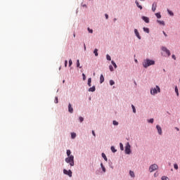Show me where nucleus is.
<instances>
[{
	"label": "nucleus",
	"mask_w": 180,
	"mask_h": 180,
	"mask_svg": "<svg viewBox=\"0 0 180 180\" xmlns=\"http://www.w3.org/2000/svg\"><path fill=\"white\" fill-rule=\"evenodd\" d=\"M154 5H155V7H154ZM157 6V4H153V6H152V10H153V12H155V7Z\"/></svg>",
	"instance_id": "nucleus-26"
},
{
	"label": "nucleus",
	"mask_w": 180,
	"mask_h": 180,
	"mask_svg": "<svg viewBox=\"0 0 180 180\" xmlns=\"http://www.w3.org/2000/svg\"><path fill=\"white\" fill-rule=\"evenodd\" d=\"M111 63L112 64V65L115 68H117V65H116V63H115V61L112 60Z\"/></svg>",
	"instance_id": "nucleus-20"
},
{
	"label": "nucleus",
	"mask_w": 180,
	"mask_h": 180,
	"mask_svg": "<svg viewBox=\"0 0 180 180\" xmlns=\"http://www.w3.org/2000/svg\"><path fill=\"white\" fill-rule=\"evenodd\" d=\"M135 63H137V60L136 59H135Z\"/></svg>",
	"instance_id": "nucleus-56"
},
{
	"label": "nucleus",
	"mask_w": 180,
	"mask_h": 180,
	"mask_svg": "<svg viewBox=\"0 0 180 180\" xmlns=\"http://www.w3.org/2000/svg\"><path fill=\"white\" fill-rule=\"evenodd\" d=\"M87 30H88L89 33H94V30H92L89 27L87 28Z\"/></svg>",
	"instance_id": "nucleus-32"
},
{
	"label": "nucleus",
	"mask_w": 180,
	"mask_h": 180,
	"mask_svg": "<svg viewBox=\"0 0 180 180\" xmlns=\"http://www.w3.org/2000/svg\"><path fill=\"white\" fill-rule=\"evenodd\" d=\"M95 86H93L92 87L89 89V92H95Z\"/></svg>",
	"instance_id": "nucleus-13"
},
{
	"label": "nucleus",
	"mask_w": 180,
	"mask_h": 180,
	"mask_svg": "<svg viewBox=\"0 0 180 180\" xmlns=\"http://www.w3.org/2000/svg\"><path fill=\"white\" fill-rule=\"evenodd\" d=\"M77 67L79 68H82V67L79 66V60H77Z\"/></svg>",
	"instance_id": "nucleus-28"
},
{
	"label": "nucleus",
	"mask_w": 180,
	"mask_h": 180,
	"mask_svg": "<svg viewBox=\"0 0 180 180\" xmlns=\"http://www.w3.org/2000/svg\"><path fill=\"white\" fill-rule=\"evenodd\" d=\"M120 150H122V151H123L124 148H123V143H120Z\"/></svg>",
	"instance_id": "nucleus-34"
},
{
	"label": "nucleus",
	"mask_w": 180,
	"mask_h": 180,
	"mask_svg": "<svg viewBox=\"0 0 180 180\" xmlns=\"http://www.w3.org/2000/svg\"><path fill=\"white\" fill-rule=\"evenodd\" d=\"M134 33H135L136 37H138V39L139 40H141V37L140 36V34L139 33V30H137V29L134 30Z\"/></svg>",
	"instance_id": "nucleus-10"
},
{
	"label": "nucleus",
	"mask_w": 180,
	"mask_h": 180,
	"mask_svg": "<svg viewBox=\"0 0 180 180\" xmlns=\"http://www.w3.org/2000/svg\"><path fill=\"white\" fill-rule=\"evenodd\" d=\"M94 53L95 54L96 57H98V49H94Z\"/></svg>",
	"instance_id": "nucleus-25"
},
{
	"label": "nucleus",
	"mask_w": 180,
	"mask_h": 180,
	"mask_svg": "<svg viewBox=\"0 0 180 180\" xmlns=\"http://www.w3.org/2000/svg\"><path fill=\"white\" fill-rule=\"evenodd\" d=\"M63 174L65 175H68V176H72V172L71 170H67L65 169H63Z\"/></svg>",
	"instance_id": "nucleus-7"
},
{
	"label": "nucleus",
	"mask_w": 180,
	"mask_h": 180,
	"mask_svg": "<svg viewBox=\"0 0 180 180\" xmlns=\"http://www.w3.org/2000/svg\"><path fill=\"white\" fill-rule=\"evenodd\" d=\"M92 134L93 136H94V137L96 136V134H95V131H92Z\"/></svg>",
	"instance_id": "nucleus-46"
},
{
	"label": "nucleus",
	"mask_w": 180,
	"mask_h": 180,
	"mask_svg": "<svg viewBox=\"0 0 180 180\" xmlns=\"http://www.w3.org/2000/svg\"><path fill=\"white\" fill-rule=\"evenodd\" d=\"M68 112L70 113H74V108H72V105H71V103H69L68 105Z\"/></svg>",
	"instance_id": "nucleus-8"
},
{
	"label": "nucleus",
	"mask_w": 180,
	"mask_h": 180,
	"mask_svg": "<svg viewBox=\"0 0 180 180\" xmlns=\"http://www.w3.org/2000/svg\"><path fill=\"white\" fill-rule=\"evenodd\" d=\"M79 121H80L81 122H84V117H79Z\"/></svg>",
	"instance_id": "nucleus-40"
},
{
	"label": "nucleus",
	"mask_w": 180,
	"mask_h": 180,
	"mask_svg": "<svg viewBox=\"0 0 180 180\" xmlns=\"http://www.w3.org/2000/svg\"><path fill=\"white\" fill-rule=\"evenodd\" d=\"M65 162L70 164V167H74V155H71L65 158Z\"/></svg>",
	"instance_id": "nucleus-2"
},
{
	"label": "nucleus",
	"mask_w": 180,
	"mask_h": 180,
	"mask_svg": "<svg viewBox=\"0 0 180 180\" xmlns=\"http://www.w3.org/2000/svg\"><path fill=\"white\" fill-rule=\"evenodd\" d=\"M176 130H177V131H179V128L176 127Z\"/></svg>",
	"instance_id": "nucleus-51"
},
{
	"label": "nucleus",
	"mask_w": 180,
	"mask_h": 180,
	"mask_svg": "<svg viewBox=\"0 0 180 180\" xmlns=\"http://www.w3.org/2000/svg\"><path fill=\"white\" fill-rule=\"evenodd\" d=\"M68 64V60H65V67H67Z\"/></svg>",
	"instance_id": "nucleus-44"
},
{
	"label": "nucleus",
	"mask_w": 180,
	"mask_h": 180,
	"mask_svg": "<svg viewBox=\"0 0 180 180\" xmlns=\"http://www.w3.org/2000/svg\"><path fill=\"white\" fill-rule=\"evenodd\" d=\"M106 58H107V60H108V61H110V60H112V58H110V56H109V55H107V56H106Z\"/></svg>",
	"instance_id": "nucleus-30"
},
{
	"label": "nucleus",
	"mask_w": 180,
	"mask_h": 180,
	"mask_svg": "<svg viewBox=\"0 0 180 180\" xmlns=\"http://www.w3.org/2000/svg\"><path fill=\"white\" fill-rule=\"evenodd\" d=\"M109 69H110V71H113V66L110 65Z\"/></svg>",
	"instance_id": "nucleus-42"
},
{
	"label": "nucleus",
	"mask_w": 180,
	"mask_h": 180,
	"mask_svg": "<svg viewBox=\"0 0 180 180\" xmlns=\"http://www.w3.org/2000/svg\"><path fill=\"white\" fill-rule=\"evenodd\" d=\"M172 58H174V60H176V57L175 56V55H172Z\"/></svg>",
	"instance_id": "nucleus-45"
},
{
	"label": "nucleus",
	"mask_w": 180,
	"mask_h": 180,
	"mask_svg": "<svg viewBox=\"0 0 180 180\" xmlns=\"http://www.w3.org/2000/svg\"><path fill=\"white\" fill-rule=\"evenodd\" d=\"M167 12L170 16H174V13L171 11L169 9H167Z\"/></svg>",
	"instance_id": "nucleus-18"
},
{
	"label": "nucleus",
	"mask_w": 180,
	"mask_h": 180,
	"mask_svg": "<svg viewBox=\"0 0 180 180\" xmlns=\"http://www.w3.org/2000/svg\"><path fill=\"white\" fill-rule=\"evenodd\" d=\"M162 180H169V178H168L165 176H162Z\"/></svg>",
	"instance_id": "nucleus-29"
},
{
	"label": "nucleus",
	"mask_w": 180,
	"mask_h": 180,
	"mask_svg": "<svg viewBox=\"0 0 180 180\" xmlns=\"http://www.w3.org/2000/svg\"><path fill=\"white\" fill-rule=\"evenodd\" d=\"M132 108V110L134 112V113H136V107H134L133 105H131Z\"/></svg>",
	"instance_id": "nucleus-36"
},
{
	"label": "nucleus",
	"mask_w": 180,
	"mask_h": 180,
	"mask_svg": "<svg viewBox=\"0 0 180 180\" xmlns=\"http://www.w3.org/2000/svg\"><path fill=\"white\" fill-rule=\"evenodd\" d=\"M158 175V172H155V173L154 174V176H155V177H157Z\"/></svg>",
	"instance_id": "nucleus-49"
},
{
	"label": "nucleus",
	"mask_w": 180,
	"mask_h": 180,
	"mask_svg": "<svg viewBox=\"0 0 180 180\" xmlns=\"http://www.w3.org/2000/svg\"><path fill=\"white\" fill-rule=\"evenodd\" d=\"M67 155H68V157H70L71 156V150H67Z\"/></svg>",
	"instance_id": "nucleus-27"
},
{
	"label": "nucleus",
	"mask_w": 180,
	"mask_h": 180,
	"mask_svg": "<svg viewBox=\"0 0 180 180\" xmlns=\"http://www.w3.org/2000/svg\"><path fill=\"white\" fill-rule=\"evenodd\" d=\"M158 169V165L157 164L151 165L149 167L150 172H154V171H157Z\"/></svg>",
	"instance_id": "nucleus-4"
},
{
	"label": "nucleus",
	"mask_w": 180,
	"mask_h": 180,
	"mask_svg": "<svg viewBox=\"0 0 180 180\" xmlns=\"http://www.w3.org/2000/svg\"><path fill=\"white\" fill-rule=\"evenodd\" d=\"M106 19H109V15L108 14L105 15Z\"/></svg>",
	"instance_id": "nucleus-48"
},
{
	"label": "nucleus",
	"mask_w": 180,
	"mask_h": 180,
	"mask_svg": "<svg viewBox=\"0 0 180 180\" xmlns=\"http://www.w3.org/2000/svg\"><path fill=\"white\" fill-rule=\"evenodd\" d=\"M174 169H178V165L174 164Z\"/></svg>",
	"instance_id": "nucleus-41"
},
{
	"label": "nucleus",
	"mask_w": 180,
	"mask_h": 180,
	"mask_svg": "<svg viewBox=\"0 0 180 180\" xmlns=\"http://www.w3.org/2000/svg\"><path fill=\"white\" fill-rule=\"evenodd\" d=\"M105 82V77H103V75H101V77H100V82L101 84H103V82Z\"/></svg>",
	"instance_id": "nucleus-12"
},
{
	"label": "nucleus",
	"mask_w": 180,
	"mask_h": 180,
	"mask_svg": "<svg viewBox=\"0 0 180 180\" xmlns=\"http://www.w3.org/2000/svg\"><path fill=\"white\" fill-rule=\"evenodd\" d=\"M63 82H65V80H63Z\"/></svg>",
	"instance_id": "nucleus-58"
},
{
	"label": "nucleus",
	"mask_w": 180,
	"mask_h": 180,
	"mask_svg": "<svg viewBox=\"0 0 180 180\" xmlns=\"http://www.w3.org/2000/svg\"><path fill=\"white\" fill-rule=\"evenodd\" d=\"M155 64V61L150 59H146L143 63V66L144 68H148V67H150V65H154Z\"/></svg>",
	"instance_id": "nucleus-1"
},
{
	"label": "nucleus",
	"mask_w": 180,
	"mask_h": 180,
	"mask_svg": "<svg viewBox=\"0 0 180 180\" xmlns=\"http://www.w3.org/2000/svg\"><path fill=\"white\" fill-rule=\"evenodd\" d=\"M103 158L105 160V161H108V158L106 157V155H105V153H102L101 154Z\"/></svg>",
	"instance_id": "nucleus-17"
},
{
	"label": "nucleus",
	"mask_w": 180,
	"mask_h": 180,
	"mask_svg": "<svg viewBox=\"0 0 180 180\" xmlns=\"http://www.w3.org/2000/svg\"><path fill=\"white\" fill-rule=\"evenodd\" d=\"M73 37H75V33L73 34Z\"/></svg>",
	"instance_id": "nucleus-54"
},
{
	"label": "nucleus",
	"mask_w": 180,
	"mask_h": 180,
	"mask_svg": "<svg viewBox=\"0 0 180 180\" xmlns=\"http://www.w3.org/2000/svg\"><path fill=\"white\" fill-rule=\"evenodd\" d=\"M82 77H83V81H85L86 79V76L85 75V74H82Z\"/></svg>",
	"instance_id": "nucleus-38"
},
{
	"label": "nucleus",
	"mask_w": 180,
	"mask_h": 180,
	"mask_svg": "<svg viewBox=\"0 0 180 180\" xmlns=\"http://www.w3.org/2000/svg\"><path fill=\"white\" fill-rule=\"evenodd\" d=\"M162 51L166 53V54H167L168 57H169V56H171V52L169 51V50H168V49H167V47L162 46Z\"/></svg>",
	"instance_id": "nucleus-6"
},
{
	"label": "nucleus",
	"mask_w": 180,
	"mask_h": 180,
	"mask_svg": "<svg viewBox=\"0 0 180 180\" xmlns=\"http://www.w3.org/2000/svg\"><path fill=\"white\" fill-rule=\"evenodd\" d=\"M163 34L165 36V37H167V36H168V35L167 34V33H165V32H164V31H163Z\"/></svg>",
	"instance_id": "nucleus-50"
},
{
	"label": "nucleus",
	"mask_w": 180,
	"mask_h": 180,
	"mask_svg": "<svg viewBox=\"0 0 180 180\" xmlns=\"http://www.w3.org/2000/svg\"><path fill=\"white\" fill-rule=\"evenodd\" d=\"M84 50H86V46H85V44H84Z\"/></svg>",
	"instance_id": "nucleus-53"
},
{
	"label": "nucleus",
	"mask_w": 180,
	"mask_h": 180,
	"mask_svg": "<svg viewBox=\"0 0 180 180\" xmlns=\"http://www.w3.org/2000/svg\"><path fill=\"white\" fill-rule=\"evenodd\" d=\"M143 31H145L146 33H150V29L147 27H143Z\"/></svg>",
	"instance_id": "nucleus-22"
},
{
	"label": "nucleus",
	"mask_w": 180,
	"mask_h": 180,
	"mask_svg": "<svg viewBox=\"0 0 180 180\" xmlns=\"http://www.w3.org/2000/svg\"><path fill=\"white\" fill-rule=\"evenodd\" d=\"M135 3L136 4V6L139 8V9H143V6H141L140 4H139L138 1H136Z\"/></svg>",
	"instance_id": "nucleus-14"
},
{
	"label": "nucleus",
	"mask_w": 180,
	"mask_h": 180,
	"mask_svg": "<svg viewBox=\"0 0 180 180\" xmlns=\"http://www.w3.org/2000/svg\"><path fill=\"white\" fill-rule=\"evenodd\" d=\"M129 175H130V176H131V178H134V176H135L134 172L130 170L129 171Z\"/></svg>",
	"instance_id": "nucleus-16"
},
{
	"label": "nucleus",
	"mask_w": 180,
	"mask_h": 180,
	"mask_svg": "<svg viewBox=\"0 0 180 180\" xmlns=\"http://www.w3.org/2000/svg\"><path fill=\"white\" fill-rule=\"evenodd\" d=\"M75 137H77V134H75V133H72V134H71V138H72V139H75Z\"/></svg>",
	"instance_id": "nucleus-24"
},
{
	"label": "nucleus",
	"mask_w": 180,
	"mask_h": 180,
	"mask_svg": "<svg viewBox=\"0 0 180 180\" xmlns=\"http://www.w3.org/2000/svg\"><path fill=\"white\" fill-rule=\"evenodd\" d=\"M175 92H176L177 96H179V92L178 91V86H175Z\"/></svg>",
	"instance_id": "nucleus-21"
},
{
	"label": "nucleus",
	"mask_w": 180,
	"mask_h": 180,
	"mask_svg": "<svg viewBox=\"0 0 180 180\" xmlns=\"http://www.w3.org/2000/svg\"><path fill=\"white\" fill-rule=\"evenodd\" d=\"M113 124L114 126H117L119 124V122H117V121H113Z\"/></svg>",
	"instance_id": "nucleus-39"
},
{
	"label": "nucleus",
	"mask_w": 180,
	"mask_h": 180,
	"mask_svg": "<svg viewBox=\"0 0 180 180\" xmlns=\"http://www.w3.org/2000/svg\"><path fill=\"white\" fill-rule=\"evenodd\" d=\"M114 22H116V18L114 19Z\"/></svg>",
	"instance_id": "nucleus-55"
},
{
	"label": "nucleus",
	"mask_w": 180,
	"mask_h": 180,
	"mask_svg": "<svg viewBox=\"0 0 180 180\" xmlns=\"http://www.w3.org/2000/svg\"><path fill=\"white\" fill-rule=\"evenodd\" d=\"M59 70H61V67L59 68Z\"/></svg>",
	"instance_id": "nucleus-57"
},
{
	"label": "nucleus",
	"mask_w": 180,
	"mask_h": 180,
	"mask_svg": "<svg viewBox=\"0 0 180 180\" xmlns=\"http://www.w3.org/2000/svg\"><path fill=\"white\" fill-rule=\"evenodd\" d=\"M58 102V97L55 98V103H57Z\"/></svg>",
	"instance_id": "nucleus-43"
},
{
	"label": "nucleus",
	"mask_w": 180,
	"mask_h": 180,
	"mask_svg": "<svg viewBox=\"0 0 180 180\" xmlns=\"http://www.w3.org/2000/svg\"><path fill=\"white\" fill-rule=\"evenodd\" d=\"M111 151H112L113 153H116V149H115V146H111Z\"/></svg>",
	"instance_id": "nucleus-31"
},
{
	"label": "nucleus",
	"mask_w": 180,
	"mask_h": 180,
	"mask_svg": "<svg viewBox=\"0 0 180 180\" xmlns=\"http://www.w3.org/2000/svg\"><path fill=\"white\" fill-rule=\"evenodd\" d=\"M156 129L158 131V134L161 136V134H162V129H161V127H160V125H157Z\"/></svg>",
	"instance_id": "nucleus-9"
},
{
	"label": "nucleus",
	"mask_w": 180,
	"mask_h": 180,
	"mask_svg": "<svg viewBox=\"0 0 180 180\" xmlns=\"http://www.w3.org/2000/svg\"><path fill=\"white\" fill-rule=\"evenodd\" d=\"M158 23H159L160 25H162V26H165V22L164 21H161L160 20H157Z\"/></svg>",
	"instance_id": "nucleus-15"
},
{
	"label": "nucleus",
	"mask_w": 180,
	"mask_h": 180,
	"mask_svg": "<svg viewBox=\"0 0 180 180\" xmlns=\"http://www.w3.org/2000/svg\"><path fill=\"white\" fill-rule=\"evenodd\" d=\"M102 169H103V172H106V169L105 168V167H102Z\"/></svg>",
	"instance_id": "nucleus-47"
},
{
	"label": "nucleus",
	"mask_w": 180,
	"mask_h": 180,
	"mask_svg": "<svg viewBox=\"0 0 180 180\" xmlns=\"http://www.w3.org/2000/svg\"><path fill=\"white\" fill-rule=\"evenodd\" d=\"M72 65V60H69V67H71Z\"/></svg>",
	"instance_id": "nucleus-33"
},
{
	"label": "nucleus",
	"mask_w": 180,
	"mask_h": 180,
	"mask_svg": "<svg viewBox=\"0 0 180 180\" xmlns=\"http://www.w3.org/2000/svg\"><path fill=\"white\" fill-rule=\"evenodd\" d=\"M101 168H103L104 167H103V164H101Z\"/></svg>",
	"instance_id": "nucleus-52"
},
{
	"label": "nucleus",
	"mask_w": 180,
	"mask_h": 180,
	"mask_svg": "<svg viewBox=\"0 0 180 180\" xmlns=\"http://www.w3.org/2000/svg\"><path fill=\"white\" fill-rule=\"evenodd\" d=\"M148 122V123H154V119L151 118Z\"/></svg>",
	"instance_id": "nucleus-37"
},
{
	"label": "nucleus",
	"mask_w": 180,
	"mask_h": 180,
	"mask_svg": "<svg viewBox=\"0 0 180 180\" xmlns=\"http://www.w3.org/2000/svg\"><path fill=\"white\" fill-rule=\"evenodd\" d=\"M110 85H115V81L113 80H110Z\"/></svg>",
	"instance_id": "nucleus-35"
},
{
	"label": "nucleus",
	"mask_w": 180,
	"mask_h": 180,
	"mask_svg": "<svg viewBox=\"0 0 180 180\" xmlns=\"http://www.w3.org/2000/svg\"><path fill=\"white\" fill-rule=\"evenodd\" d=\"M155 16L158 18V19H161V14L160 13H155Z\"/></svg>",
	"instance_id": "nucleus-19"
},
{
	"label": "nucleus",
	"mask_w": 180,
	"mask_h": 180,
	"mask_svg": "<svg viewBox=\"0 0 180 180\" xmlns=\"http://www.w3.org/2000/svg\"><path fill=\"white\" fill-rule=\"evenodd\" d=\"M130 148H131L130 144H129V143H128L125 147V153L126 154H130L131 153Z\"/></svg>",
	"instance_id": "nucleus-5"
},
{
	"label": "nucleus",
	"mask_w": 180,
	"mask_h": 180,
	"mask_svg": "<svg viewBox=\"0 0 180 180\" xmlns=\"http://www.w3.org/2000/svg\"><path fill=\"white\" fill-rule=\"evenodd\" d=\"M158 92L159 93L161 92V89H160V86H156L155 88L150 89V94L152 95H157Z\"/></svg>",
	"instance_id": "nucleus-3"
},
{
	"label": "nucleus",
	"mask_w": 180,
	"mask_h": 180,
	"mask_svg": "<svg viewBox=\"0 0 180 180\" xmlns=\"http://www.w3.org/2000/svg\"><path fill=\"white\" fill-rule=\"evenodd\" d=\"M91 82H92V79L91 78H89L88 79V85H89V86H91Z\"/></svg>",
	"instance_id": "nucleus-23"
},
{
	"label": "nucleus",
	"mask_w": 180,
	"mask_h": 180,
	"mask_svg": "<svg viewBox=\"0 0 180 180\" xmlns=\"http://www.w3.org/2000/svg\"><path fill=\"white\" fill-rule=\"evenodd\" d=\"M142 19L146 23H150V18H148V17L142 16Z\"/></svg>",
	"instance_id": "nucleus-11"
}]
</instances>
